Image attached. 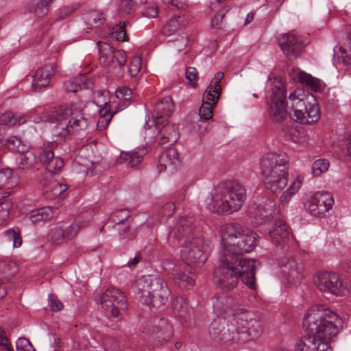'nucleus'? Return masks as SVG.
Wrapping results in <instances>:
<instances>
[{
  "instance_id": "obj_1",
  "label": "nucleus",
  "mask_w": 351,
  "mask_h": 351,
  "mask_svg": "<svg viewBox=\"0 0 351 351\" xmlns=\"http://www.w3.org/2000/svg\"><path fill=\"white\" fill-rule=\"evenodd\" d=\"M191 218L182 217L176 222L174 237L184 241L180 255L185 263L174 265L169 261L164 263V268L169 273L176 283L181 288H187L193 285L195 275L191 265L200 267L207 260L210 251V243L201 237L191 236L192 231Z\"/></svg>"
},
{
  "instance_id": "obj_2",
  "label": "nucleus",
  "mask_w": 351,
  "mask_h": 351,
  "mask_svg": "<svg viewBox=\"0 0 351 351\" xmlns=\"http://www.w3.org/2000/svg\"><path fill=\"white\" fill-rule=\"evenodd\" d=\"M342 325L339 315L322 305L311 306L304 315L307 335L297 341L298 351H332L328 341L335 337Z\"/></svg>"
},
{
  "instance_id": "obj_3",
  "label": "nucleus",
  "mask_w": 351,
  "mask_h": 351,
  "mask_svg": "<svg viewBox=\"0 0 351 351\" xmlns=\"http://www.w3.org/2000/svg\"><path fill=\"white\" fill-rule=\"evenodd\" d=\"M259 263L234 253L219 252V265L213 272V282L221 289H234L241 278L250 289H255V271Z\"/></svg>"
},
{
  "instance_id": "obj_4",
  "label": "nucleus",
  "mask_w": 351,
  "mask_h": 351,
  "mask_svg": "<svg viewBox=\"0 0 351 351\" xmlns=\"http://www.w3.org/2000/svg\"><path fill=\"white\" fill-rule=\"evenodd\" d=\"M55 112L56 125L52 135L56 143H62L67 136L86 130L91 123L90 118L83 113L82 107L77 104L60 107Z\"/></svg>"
},
{
  "instance_id": "obj_5",
  "label": "nucleus",
  "mask_w": 351,
  "mask_h": 351,
  "mask_svg": "<svg viewBox=\"0 0 351 351\" xmlns=\"http://www.w3.org/2000/svg\"><path fill=\"white\" fill-rule=\"evenodd\" d=\"M289 157L285 153L269 152L263 156L260 168L265 186L272 193L281 192L287 184Z\"/></svg>"
},
{
  "instance_id": "obj_6",
  "label": "nucleus",
  "mask_w": 351,
  "mask_h": 351,
  "mask_svg": "<svg viewBox=\"0 0 351 351\" xmlns=\"http://www.w3.org/2000/svg\"><path fill=\"white\" fill-rule=\"evenodd\" d=\"M223 247L220 251L242 255L251 252L256 245L258 236L237 222H230L221 227Z\"/></svg>"
},
{
  "instance_id": "obj_7",
  "label": "nucleus",
  "mask_w": 351,
  "mask_h": 351,
  "mask_svg": "<svg viewBox=\"0 0 351 351\" xmlns=\"http://www.w3.org/2000/svg\"><path fill=\"white\" fill-rule=\"evenodd\" d=\"M246 199V190L239 183H233L228 188L218 186L211 193L208 208L216 213H232L239 211Z\"/></svg>"
},
{
  "instance_id": "obj_8",
  "label": "nucleus",
  "mask_w": 351,
  "mask_h": 351,
  "mask_svg": "<svg viewBox=\"0 0 351 351\" xmlns=\"http://www.w3.org/2000/svg\"><path fill=\"white\" fill-rule=\"evenodd\" d=\"M230 326V330L235 335V341L255 339L263 332V323L259 317L243 308L232 311Z\"/></svg>"
},
{
  "instance_id": "obj_9",
  "label": "nucleus",
  "mask_w": 351,
  "mask_h": 351,
  "mask_svg": "<svg viewBox=\"0 0 351 351\" xmlns=\"http://www.w3.org/2000/svg\"><path fill=\"white\" fill-rule=\"evenodd\" d=\"M295 120L302 124H313L320 118V110L315 97L302 89H297L289 96Z\"/></svg>"
},
{
  "instance_id": "obj_10",
  "label": "nucleus",
  "mask_w": 351,
  "mask_h": 351,
  "mask_svg": "<svg viewBox=\"0 0 351 351\" xmlns=\"http://www.w3.org/2000/svg\"><path fill=\"white\" fill-rule=\"evenodd\" d=\"M142 301L153 306L164 304L170 291L165 282L158 276H143L138 281Z\"/></svg>"
},
{
  "instance_id": "obj_11",
  "label": "nucleus",
  "mask_w": 351,
  "mask_h": 351,
  "mask_svg": "<svg viewBox=\"0 0 351 351\" xmlns=\"http://www.w3.org/2000/svg\"><path fill=\"white\" fill-rule=\"evenodd\" d=\"M315 285L324 294H330L337 297L346 296L349 293V287L342 278L334 272H321L315 278Z\"/></svg>"
},
{
  "instance_id": "obj_12",
  "label": "nucleus",
  "mask_w": 351,
  "mask_h": 351,
  "mask_svg": "<svg viewBox=\"0 0 351 351\" xmlns=\"http://www.w3.org/2000/svg\"><path fill=\"white\" fill-rule=\"evenodd\" d=\"M94 300L101 304L106 311L110 313L115 317L127 307L125 295L119 289L114 287L108 288L101 295L94 294Z\"/></svg>"
},
{
  "instance_id": "obj_13",
  "label": "nucleus",
  "mask_w": 351,
  "mask_h": 351,
  "mask_svg": "<svg viewBox=\"0 0 351 351\" xmlns=\"http://www.w3.org/2000/svg\"><path fill=\"white\" fill-rule=\"evenodd\" d=\"M286 95L285 88L281 83L278 82L272 88L269 116L273 123H281L287 119Z\"/></svg>"
},
{
  "instance_id": "obj_14",
  "label": "nucleus",
  "mask_w": 351,
  "mask_h": 351,
  "mask_svg": "<svg viewBox=\"0 0 351 351\" xmlns=\"http://www.w3.org/2000/svg\"><path fill=\"white\" fill-rule=\"evenodd\" d=\"M275 208L276 204L273 199H261L251 204L247 216L252 225L260 226L271 220Z\"/></svg>"
},
{
  "instance_id": "obj_15",
  "label": "nucleus",
  "mask_w": 351,
  "mask_h": 351,
  "mask_svg": "<svg viewBox=\"0 0 351 351\" xmlns=\"http://www.w3.org/2000/svg\"><path fill=\"white\" fill-rule=\"evenodd\" d=\"M99 53V61L104 66H118L125 65L127 55L123 50H115L110 45L104 42L97 43Z\"/></svg>"
},
{
  "instance_id": "obj_16",
  "label": "nucleus",
  "mask_w": 351,
  "mask_h": 351,
  "mask_svg": "<svg viewBox=\"0 0 351 351\" xmlns=\"http://www.w3.org/2000/svg\"><path fill=\"white\" fill-rule=\"evenodd\" d=\"M278 45L288 58H298L304 48V42L300 36L293 33L284 34L278 39Z\"/></svg>"
},
{
  "instance_id": "obj_17",
  "label": "nucleus",
  "mask_w": 351,
  "mask_h": 351,
  "mask_svg": "<svg viewBox=\"0 0 351 351\" xmlns=\"http://www.w3.org/2000/svg\"><path fill=\"white\" fill-rule=\"evenodd\" d=\"M143 332L154 335L159 341H167L173 336V326L165 318L155 319L147 323Z\"/></svg>"
},
{
  "instance_id": "obj_18",
  "label": "nucleus",
  "mask_w": 351,
  "mask_h": 351,
  "mask_svg": "<svg viewBox=\"0 0 351 351\" xmlns=\"http://www.w3.org/2000/svg\"><path fill=\"white\" fill-rule=\"evenodd\" d=\"M230 319L226 323L225 319L218 318L212 322L209 328V335L213 340L229 344L235 341V335L230 330Z\"/></svg>"
},
{
  "instance_id": "obj_19",
  "label": "nucleus",
  "mask_w": 351,
  "mask_h": 351,
  "mask_svg": "<svg viewBox=\"0 0 351 351\" xmlns=\"http://www.w3.org/2000/svg\"><path fill=\"white\" fill-rule=\"evenodd\" d=\"M158 130L156 138L160 145H172L179 138V132L174 124L169 123L167 121L154 122Z\"/></svg>"
},
{
  "instance_id": "obj_20",
  "label": "nucleus",
  "mask_w": 351,
  "mask_h": 351,
  "mask_svg": "<svg viewBox=\"0 0 351 351\" xmlns=\"http://www.w3.org/2000/svg\"><path fill=\"white\" fill-rule=\"evenodd\" d=\"M283 273L289 287L300 285L303 278L304 266L293 258H289L283 265Z\"/></svg>"
},
{
  "instance_id": "obj_21",
  "label": "nucleus",
  "mask_w": 351,
  "mask_h": 351,
  "mask_svg": "<svg viewBox=\"0 0 351 351\" xmlns=\"http://www.w3.org/2000/svg\"><path fill=\"white\" fill-rule=\"evenodd\" d=\"M38 160L46 170L51 173H59L64 167L63 160L58 156H55L52 149L49 146L40 149Z\"/></svg>"
},
{
  "instance_id": "obj_22",
  "label": "nucleus",
  "mask_w": 351,
  "mask_h": 351,
  "mask_svg": "<svg viewBox=\"0 0 351 351\" xmlns=\"http://www.w3.org/2000/svg\"><path fill=\"white\" fill-rule=\"evenodd\" d=\"M56 67L52 63L45 64L38 68L32 76V88L38 91L49 85L52 77L55 75Z\"/></svg>"
},
{
  "instance_id": "obj_23",
  "label": "nucleus",
  "mask_w": 351,
  "mask_h": 351,
  "mask_svg": "<svg viewBox=\"0 0 351 351\" xmlns=\"http://www.w3.org/2000/svg\"><path fill=\"white\" fill-rule=\"evenodd\" d=\"M179 165L180 161L178 151L174 147H169L160 155L158 169L159 172L165 171L167 169L172 171L176 169Z\"/></svg>"
},
{
  "instance_id": "obj_24",
  "label": "nucleus",
  "mask_w": 351,
  "mask_h": 351,
  "mask_svg": "<svg viewBox=\"0 0 351 351\" xmlns=\"http://www.w3.org/2000/svg\"><path fill=\"white\" fill-rule=\"evenodd\" d=\"M148 151L145 147L138 148L137 150L128 152H121L119 162L125 164L128 167H134L139 165Z\"/></svg>"
},
{
  "instance_id": "obj_25",
  "label": "nucleus",
  "mask_w": 351,
  "mask_h": 351,
  "mask_svg": "<svg viewBox=\"0 0 351 351\" xmlns=\"http://www.w3.org/2000/svg\"><path fill=\"white\" fill-rule=\"evenodd\" d=\"M289 235L288 226L282 220L276 221L269 232L271 241L278 245H284L288 240Z\"/></svg>"
},
{
  "instance_id": "obj_26",
  "label": "nucleus",
  "mask_w": 351,
  "mask_h": 351,
  "mask_svg": "<svg viewBox=\"0 0 351 351\" xmlns=\"http://www.w3.org/2000/svg\"><path fill=\"white\" fill-rule=\"evenodd\" d=\"M174 110V105L172 99L170 97H166L162 99L156 104L155 107V112L156 117L154 122L158 120L160 121H165L163 117H169Z\"/></svg>"
},
{
  "instance_id": "obj_27",
  "label": "nucleus",
  "mask_w": 351,
  "mask_h": 351,
  "mask_svg": "<svg viewBox=\"0 0 351 351\" xmlns=\"http://www.w3.org/2000/svg\"><path fill=\"white\" fill-rule=\"evenodd\" d=\"M58 209L51 206H46L32 210L29 214V219L32 223L47 221L58 215Z\"/></svg>"
},
{
  "instance_id": "obj_28",
  "label": "nucleus",
  "mask_w": 351,
  "mask_h": 351,
  "mask_svg": "<svg viewBox=\"0 0 351 351\" xmlns=\"http://www.w3.org/2000/svg\"><path fill=\"white\" fill-rule=\"evenodd\" d=\"M63 229V233L66 241L72 240L77 236L79 231L87 226V222L76 219L72 223H60Z\"/></svg>"
},
{
  "instance_id": "obj_29",
  "label": "nucleus",
  "mask_w": 351,
  "mask_h": 351,
  "mask_svg": "<svg viewBox=\"0 0 351 351\" xmlns=\"http://www.w3.org/2000/svg\"><path fill=\"white\" fill-rule=\"evenodd\" d=\"M223 77V73L218 72L215 75V77L210 81L209 86L207 88L204 97H206L208 101H212L213 104H215L219 97V90L221 89L220 86L218 84Z\"/></svg>"
},
{
  "instance_id": "obj_30",
  "label": "nucleus",
  "mask_w": 351,
  "mask_h": 351,
  "mask_svg": "<svg viewBox=\"0 0 351 351\" xmlns=\"http://www.w3.org/2000/svg\"><path fill=\"white\" fill-rule=\"evenodd\" d=\"M298 77L303 85L308 87L315 92H321L324 86V84L319 79L313 77L311 75L304 71H300L298 73Z\"/></svg>"
},
{
  "instance_id": "obj_31",
  "label": "nucleus",
  "mask_w": 351,
  "mask_h": 351,
  "mask_svg": "<svg viewBox=\"0 0 351 351\" xmlns=\"http://www.w3.org/2000/svg\"><path fill=\"white\" fill-rule=\"evenodd\" d=\"M18 184V178L8 167L0 169V189H11Z\"/></svg>"
},
{
  "instance_id": "obj_32",
  "label": "nucleus",
  "mask_w": 351,
  "mask_h": 351,
  "mask_svg": "<svg viewBox=\"0 0 351 351\" xmlns=\"http://www.w3.org/2000/svg\"><path fill=\"white\" fill-rule=\"evenodd\" d=\"M231 299L224 294L216 295L213 298V310L218 316H223L230 311Z\"/></svg>"
},
{
  "instance_id": "obj_33",
  "label": "nucleus",
  "mask_w": 351,
  "mask_h": 351,
  "mask_svg": "<svg viewBox=\"0 0 351 351\" xmlns=\"http://www.w3.org/2000/svg\"><path fill=\"white\" fill-rule=\"evenodd\" d=\"M283 130L287 138L293 143L302 147H306L308 145L309 138L304 131L293 128L284 129Z\"/></svg>"
},
{
  "instance_id": "obj_34",
  "label": "nucleus",
  "mask_w": 351,
  "mask_h": 351,
  "mask_svg": "<svg viewBox=\"0 0 351 351\" xmlns=\"http://www.w3.org/2000/svg\"><path fill=\"white\" fill-rule=\"evenodd\" d=\"M184 27V19L180 16H176L167 23L162 29V33L165 36H169L182 30Z\"/></svg>"
},
{
  "instance_id": "obj_35",
  "label": "nucleus",
  "mask_w": 351,
  "mask_h": 351,
  "mask_svg": "<svg viewBox=\"0 0 351 351\" xmlns=\"http://www.w3.org/2000/svg\"><path fill=\"white\" fill-rule=\"evenodd\" d=\"M313 196L319 203V208L323 210L325 209V215H327V213L332 210L335 204V199L330 193L328 191L317 192Z\"/></svg>"
},
{
  "instance_id": "obj_36",
  "label": "nucleus",
  "mask_w": 351,
  "mask_h": 351,
  "mask_svg": "<svg viewBox=\"0 0 351 351\" xmlns=\"http://www.w3.org/2000/svg\"><path fill=\"white\" fill-rule=\"evenodd\" d=\"M16 158V165L20 169H29L36 162V155L31 151L20 152Z\"/></svg>"
},
{
  "instance_id": "obj_37",
  "label": "nucleus",
  "mask_w": 351,
  "mask_h": 351,
  "mask_svg": "<svg viewBox=\"0 0 351 351\" xmlns=\"http://www.w3.org/2000/svg\"><path fill=\"white\" fill-rule=\"evenodd\" d=\"M0 121L1 122V125L3 126L21 125L27 121V116L19 114H14L10 112H7L1 116Z\"/></svg>"
},
{
  "instance_id": "obj_38",
  "label": "nucleus",
  "mask_w": 351,
  "mask_h": 351,
  "mask_svg": "<svg viewBox=\"0 0 351 351\" xmlns=\"http://www.w3.org/2000/svg\"><path fill=\"white\" fill-rule=\"evenodd\" d=\"M84 19L87 28L90 29L99 27L106 20L103 13L95 10L87 13Z\"/></svg>"
},
{
  "instance_id": "obj_39",
  "label": "nucleus",
  "mask_w": 351,
  "mask_h": 351,
  "mask_svg": "<svg viewBox=\"0 0 351 351\" xmlns=\"http://www.w3.org/2000/svg\"><path fill=\"white\" fill-rule=\"evenodd\" d=\"M51 0H32L28 5L30 12H34L37 17H42L49 11L48 5Z\"/></svg>"
},
{
  "instance_id": "obj_40",
  "label": "nucleus",
  "mask_w": 351,
  "mask_h": 351,
  "mask_svg": "<svg viewBox=\"0 0 351 351\" xmlns=\"http://www.w3.org/2000/svg\"><path fill=\"white\" fill-rule=\"evenodd\" d=\"M304 206L311 216L318 218H324L327 216L325 215V209L319 208V203L317 202L313 195L307 197Z\"/></svg>"
},
{
  "instance_id": "obj_41",
  "label": "nucleus",
  "mask_w": 351,
  "mask_h": 351,
  "mask_svg": "<svg viewBox=\"0 0 351 351\" xmlns=\"http://www.w3.org/2000/svg\"><path fill=\"white\" fill-rule=\"evenodd\" d=\"M67 189L65 184H60L56 181H52L48 184L44 185V191L49 198H55L60 196Z\"/></svg>"
},
{
  "instance_id": "obj_42",
  "label": "nucleus",
  "mask_w": 351,
  "mask_h": 351,
  "mask_svg": "<svg viewBox=\"0 0 351 351\" xmlns=\"http://www.w3.org/2000/svg\"><path fill=\"white\" fill-rule=\"evenodd\" d=\"M132 94L131 89L127 87L119 88L117 90L116 96L118 99L122 100V101L117 107V109L114 112V114L123 110L129 105V100L132 97Z\"/></svg>"
},
{
  "instance_id": "obj_43",
  "label": "nucleus",
  "mask_w": 351,
  "mask_h": 351,
  "mask_svg": "<svg viewBox=\"0 0 351 351\" xmlns=\"http://www.w3.org/2000/svg\"><path fill=\"white\" fill-rule=\"evenodd\" d=\"M82 88H88L86 79L83 76L73 77L65 83V88L68 92L76 93Z\"/></svg>"
},
{
  "instance_id": "obj_44",
  "label": "nucleus",
  "mask_w": 351,
  "mask_h": 351,
  "mask_svg": "<svg viewBox=\"0 0 351 351\" xmlns=\"http://www.w3.org/2000/svg\"><path fill=\"white\" fill-rule=\"evenodd\" d=\"M330 162L325 158H319L315 160L312 165V173L314 176H320L326 173L330 167Z\"/></svg>"
},
{
  "instance_id": "obj_45",
  "label": "nucleus",
  "mask_w": 351,
  "mask_h": 351,
  "mask_svg": "<svg viewBox=\"0 0 351 351\" xmlns=\"http://www.w3.org/2000/svg\"><path fill=\"white\" fill-rule=\"evenodd\" d=\"M48 239L51 243L56 245H59L66 241L60 223L50 230Z\"/></svg>"
},
{
  "instance_id": "obj_46",
  "label": "nucleus",
  "mask_w": 351,
  "mask_h": 351,
  "mask_svg": "<svg viewBox=\"0 0 351 351\" xmlns=\"http://www.w3.org/2000/svg\"><path fill=\"white\" fill-rule=\"evenodd\" d=\"M7 242L12 243L14 247H19L22 245V239L19 232L14 229H10L4 232Z\"/></svg>"
},
{
  "instance_id": "obj_47",
  "label": "nucleus",
  "mask_w": 351,
  "mask_h": 351,
  "mask_svg": "<svg viewBox=\"0 0 351 351\" xmlns=\"http://www.w3.org/2000/svg\"><path fill=\"white\" fill-rule=\"evenodd\" d=\"M147 0H124L121 2V8L124 12L129 14L137 10Z\"/></svg>"
},
{
  "instance_id": "obj_48",
  "label": "nucleus",
  "mask_w": 351,
  "mask_h": 351,
  "mask_svg": "<svg viewBox=\"0 0 351 351\" xmlns=\"http://www.w3.org/2000/svg\"><path fill=\"white\" fill-rule=\"evenodd\" d=\"M142 59L138 56L132 57L128 66V73L131 77H136L141 71Z\"/></svg>"
},
{
  "instance_id": "obj_49",
  "label": "nucleus",
  "mask_w": 351,
  "mask_h": 351,
  "mask_svg": "<svg viewBox=\"0 0 351 351\" xmlns=\"http://www.w3.org/2000/svg\"><path fill=\"white\" fill-rule=\"evenodd\" d=\"M112 117V114L111 112H109L107 108H104L99 111V117L97 121V127L100 130L106 129L109 125L111 119Z\"/></svg>"
},
{
  "instance_id": "obj_50",
  "label": "nucleus",
  "mask_w": 351,
  "mask_h": 351,
  "mask_svg": "<svg viewBox=\"0 0 351 351\" xmlns=\"http://www.w3.org/2000/svg\"><path fill=\"white\" fill-rule=\"evenodd\" d=\"M12 208V203L9 199H4L0 202V223H5L9 217L10 209Z\"/></svg>"
},
{
  "instance_id": "obj_51",
  "label": "nucleus",
  "mask_w": 351,
  "mask_h": 351,
  "mask_svg": "<svg viewBox=\"0 0 351 351\" xmlns=\"http://www.w3.org/2000/svg\"><path fill=\"white\" fill-rule=\"evenodd\" d=\"M21 138L13 136L6 140L5 147L11 151L20 152L23 151V147H21Z\"/></svg>"
},
{
  "instance_id": "obj_52",
  "label": "nucleus",
  "mask_w": 351,
  "mask_h": 351,
  "mask_svg": "<svg viewBox=\"0 0 351 351\" xmlns=\"http://www.w3.org/2000/svg\"><path fill=\"white\" fill-rule=\"evenodd\" d=\"M113 36L119 41H126L128 40L126 32L125 30V22H120L112 32Z\"/></svg>"
},
{
  "instance_id": "obj_53",
  "label": "nucleus",
  "mask_w": 351,
  "mask_h": 351,
  "mask_svg": "<svg viewBox=\"0 0 351 351\" xmlns=\"http://www.w3.org/2000/svg\"><path fill=\"white\" fill-rule=\"evenodd\" d=\"M210 102L211 101H203V104L199 110V115L200 119L206 121L211 118L213 113Z\"/></svg>"
},
{
  "instance_id": "obj_54",
  "label": "nucleus",
  "mask_w": 351,
  "mask_h": 351,
  "mask_svg": "<svg viewBox=\"0 0 351 351\" xmlns=\"http://www.w3.org/2000/svg\"><path fill=\"white\" fill-rule=\"evenodd\" d=\"M119 237L122 241L133 240L136 237V232L130 226H123L119 229Z\"/></svg>"
},
{
  "instance_id": "obj_55",
  "label": "nucleus",
  "mask_w": 351,
  "mask_h": 351,
  "mask_svg": "<svg viewBox=\"0 0 351 351\" xmlns=\"http://www.w3.org/2000/svg\"><path fill=\"white\" fill-rule=\"evenodd\" d=\"M198 73L196 68L188 66L186 68L185 75L189 83L193 87L196 86Z\"/></svg>"
},
{
  "instance_id": "obj_56",
  "label": "nucleus",
  "mask_w": 351,
  "mask_h": 351,
  "mask_svg": "<svg viewBox=\"0 0 351 351\" xmlns=\"http://www.w3.org/2000/svg\"><path fill=\"white\" fill-rule=\"evenodd\" d=\"M130 215V212L128 209H122L118 210L112 215V221L119 224L123 223L125 219H128Z\"/></svg>"
},
{
  "instance_id": "obj_57",
  "label": "nucleus",
  "mask_w": 351,
  "mask_h": 351,
  "mask_svg": "<svg viewBox=\"0 0 351 351\" xmlns=\"http://www.w3.org/2000/svg\"><path fill=\"white\" fill-rule=\"evenodd\" d=\"M226 12L223 10H219L211 20V27L215 29H221L223 25V19Z\"/></svg>"
},
{
  "instance_id": "obj_58",
  "label": "nucleus",
  "mask_w": 351,
  "mask_h": 351,
  "mask_svg": "<svg viewBox=\"0 0 351 351\" xmlns=\"http://www.w3.org/2000/svg\"><path fill=\"white\" fill-rule=\"evenodd\" d=\"M17 351H36L30 342L25 338H19L16 342Z\"/></svg>"
},
{
  "instance_id": "obj_59",
  "label": "nucleus",
  "mask_w": 351,
  "mask_h": 351,
  "mask_svg": "<svg viewBox=\"0 0 351 351\" xmlns=\"http://www.w3.org/2000/svg\"><path fill=\"white\" fill-rule=\"evenodd\" d=\"M49 306L52 311L56 312L63 308V304L53 294L49 295Z\"/></svg>"
},
{
  "instance_id": "obj_60",
  "label": "nucleus",
  "mask_w": 351,
  "mask_h": 351,
  "mask_svg": "<svg viewBox=\"0 0 351 351\" xmlns=\"http://www.w3.org/2000/svg\"><path fill=\"white\" fill-rule=\"evenodd\" d=\"M0 350L1 351H14L8 339L5 336L3 331L0 328Z\"/></svg>"
},
{
  "instance_id": "obj_61",
  "label": "nucleus",
  "mask_w": 351,
  "mask_h": 351,
  "mask_svg": "<svg viewBox=\"0 0 351 351\" xmlns=\"http://www.w3.org/2000/svg\"><path fill=\"white\" fill-rule=\"evenodd\" d=\"M187 306L188 302L182 297H178L173 300V308L178 313L183 312V310L186 309Z\"/></svg>"
},
{
  "instance_id": "obj_62",
  "label": "nucleus",
  "mask_w": 351,
  "mask_h": 351,
  "mask_svg": "<svg viewBox=\"0 0 351 351\" xmlns=\"http://www.w3.org/2000/svg\"><path fill=\"white\" fill-rule=\"evenodd\" d=\"M303 181V178L302 176H298L293 180V182L290 184L289 188L286 190L287 193L291 195H294L299 190L301 186L302 182Z\"/></svg>"
},
{
  "instance_id": "obj_63",
  "label": "nucleus",
  "mask_w": 351,
  "mask_h": 351,
  "mask_svg": "<svg viewBox=\"0 0 351 351\" xmlns=\"http://www.w3.org/2000/svg\"><path fill=\"white\" fill-rule=\"evenodd\" d=\"M158 14V8L155 5H150L144 8L142 14L148 18H155Z\"/></svg>"
},
{
  "instance_id": "obj_64",
  "label": "nucleus",
  "mask_w": 351,
  "mask_h": 351,
  "mask_svg": "<svg viewBox=\"0 0 351 351\" xmlns=\"http://www.w3.org/2000/svg\"><path fill=\"white\" fill-rule=\"evenodd\" d=\"M3 272L6 274L5 281H8L10 278L14 276L16 273V267L15 263H12L6 265H5Z\"/></svg>"
}]
</instances>
